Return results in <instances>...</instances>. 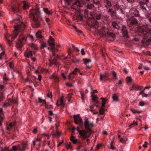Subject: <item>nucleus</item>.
Masks as SVG:
<instances>
[{"label":"nucleus","mask_w":151,"mask_h":151,"mask_svg":"<svg viewBox=\"0 0 151 151\" xmlns=\"http://www.w3.org/2000/svg\"><path fill=\"white\" fill-rule=\"evenodd\" d=\"M113 75L114 79H117V74L115 72L113 71Z\"/></svg>","instance_id":"603ef678"},{"label":"nucleus","mask_w":151,"mask_h":151,"mask_svg":"<svg viewBox=\"0 0 151 151\" xmlns=\"http://www.w3.org/2000/svg\"><path fill=\"white\" fill-rule=\"evenodd\" d=\"M26 40V38L23 36L22 34L19 35V38L18 39V42L16 43V46L17 48L19 50H22V47L23 44L24 43V41Z\"/></svg>","instance_id":"423d86ee"},{"label":"nucleus","mask_w":151,"mask_h":151,"mask_svg":"<svg viewBox=\"0 0 151 151\" xmlns=\"http://www.w3.org/2000/svg\"><path fill=\"white\" fill-rule=\"evenodd\" d=\"M41 141V139L37 138L36 139L33 141V144L32 145L34 147L35 145H37L38 146H40V145L39 143V142Z\"/></svg>","instance_id":"4468645a"},{"label":"nucleus","mask_w":151,"mask_h":151,"mask_svg":"<svg viewBox=\"0 0 151 151\" xmlns=\"http://www.w3.org/2000/svg\"><path fill=\"white\" fill-rule=\"evenodd\" d=\"M24 56L27 58H31L32 56V51H30L25 53L24 54Z\"/></svg>","instance_id":"f3484780"},{"label":"nucleus","mask_w":151,"mask_h":151,"mask_svg":"<svg viewBox=\"0 0 151 151\" xmlns=\"http://www.w3.org/2000/svg\"><path fill=\"white\" fill-rule=\"evenodd\" d=\"M84 124L85 128L87 130V131H86L87 132V134L88 133H89V135L90 136L93 132L91 128L93 127V123L92 122L89 121L87 118H86L84 122Z\"/></svg>","instance_id":"20e7f679"},{"label":"nucleus","mask_w":151,"mask_h":151,"mask_svg":"<svg viewBox=\"0 0 151 151\" xmlns=\"http://www.w3.org/2000/svg\"><path fill=\"white\" fill-rule=\"evenodd\" d=\"M56 133H53L52 134V136L53 137H58L59 136H60V132H58L57 130V127H56Z\"/></svg>","instance_id":"5701e85b"},{"label":"nucleus","mask_w":151,"mask_h":151,"mask_svg":"<svg viewBox=\"0 0 151 151\" xmlns=\"http://www.w3.org/2000/svg\"><path fill=\"white\" fill-rule=\"evenodd\" d=\"M81 0H77L73 4L72 6V8L74 9H76L75 6H76L78 7H81Z\"/></svg>","instance_id":"9d476101"},{"label":"nucleus","mask_w":151,"mask_h":151,"mask_svg":"<svg viewBox=\"0 0 151 151\" xmlns=\"http://www.w3.org/2000/svg\"><path fill=\"white\" fill-rule=\"evenodd\" d=\"M94 101V105L96 106H98L100 104L99 102L97 100L93 101Z\"/></svg>","instance_id":"f704fd0d"},{"label":"nucleus","mask_w":151,"mask_h":151,"mask_svg":"<svg viewBox=\"0 0 151 151\" xmlns=\"http://www.w3.org/2000/svg\"><path fill=\"white\" fill-rule=\"evenodd\" d=\"M46 47V43L44 42H42L41 44V48H42Z\"/></svg>","instance_id":"de8ad7c7"},{"label":"nucleus","mask_w":151,"mask_h":151,"mask_svg":"<svg viewBox=\"0 0 151 151\" xmlns=\"http://www.w3.org/2000/svg\"><path fill=\"white\" fill-rule=\"evenodd\" d=\"M15 122L11 123L9 124V125L10 127L12 128L15 125Z\"/></svg>","instance_id":"e2e57ef3"},{"label":"nucleus","mask_w":151,"mask_h":151,"mask_svg":"<svg viewBox=\"0 0 151 151\" xmlns=\"http://www.w3.org/2000/svg\"><path fill=\"white\" fill-rule=\"evenodd\" d=\"M101 99H102L103 100L102 102V106L104 107L106 104V100L105 99L101 98Z\"/></svg>","instance_id":"a19ab883"},{"label":"nucleus","mask_w":151,"mask_h":151,"mask_svg":"<svg viewBox=\"0 0 151 151\" xmlns=\"http://www.w3.org/2000/svg\"><path fill=\"white\" fill-rule=\"evenodd\" d=\"M100 24V23H99L97 21H95L93 22L92 26L93 27L97 29L99 27Z\"/></svg>","instance_id":"2eb2a0df"},{"label":"nucleus","mask_w":151,"mask_h":151,"mask_svg":"<svg viewBox=\"0 0 151 151\" xmlns=\"http://www.w3.org/2000/svg\"><path fill=\"white\" fill-rule=\"evenodd\" d=\"M107 74L106 73L104 74H100V80L101 81H102L104 79L106 78Z\"/></svg>","instance_id":"412c9836"},{"label":"nucleus","mask_w":151,"mask_h":151,"mask_svg":"<svg viewBox=\"0 0 151 151\" xmlns=\"http://www.w3.org/2000/svg\"><path fill=\"white\" fill-rule=\"evenodd\" d=\"M41 31L39 30L37 32L36 34V37L37 38H42V37L41 35Z\"/></svg>","instance_id":"b1692460"},{"label":"nucleus","mask_w":151,"mask_h":151,"mask_svg":"<svg viewBox=\"0 0 151 151\" xmlns=\"http://www.w3.org/2000/svg\"><path fill=\"white\" fill-rule=\"evenodd\" d=\"M79 71V70H78V68H75V70L72 73L76 75L77 74V71Z\"/></svg>","instance_id":"864d4df0"},{"label":"nucleus","mask_w":151,"mask_h":151,"mask_svg":"<svg viewBox=\"0 0 151 151\" xmlns=\"http://www.w3.org/2000/svg\"><path fill=\"white\" fill-rule=\"evenodd\" d=\"M145 16L147 18L150 22H151V13L145 14Z\"/></svg>","instance_id":"2f4dec72"},{"label":"nucleus","mask_w":151,"mask_h":151,"mask_svg":"<svg viewBox=\"0 0 151 151\" xmlns=\"http://www.w3.org/2000/svg\"><path fill=\"white\" fill-rule=\"evenodd\" d=\"M73 117L75 119V123L77 124H79L80 126L83 125V122L82 118L79 116V114L76 115H74Z\"/></svg>","instance_id":"0eeeda50"},{"label":"nucleus","mask_w":151,"mask_h":151,"mask_svg":"<svg viewBox=\"0 0 151 151\" xmlns=\"http://www.w3.org/2000/svg\"><path fill=\"white\" fill-rule=\"evenodd\" d=\"M31 46L35 50H37L38 49V47L37 45L34 43H32L31 44Z\"/></svg>","instance_id":"58836bf2"},{"label":"nucleus","mask_w":151,"mask_h":151,"mask_svg":"<svg viewBox=\"0 0 151 151\" xmlns=\"http://www.w3.org/2000/svg\"><path fill=\"white\" fill-rule=\"evenodd\" d=\"M130 111L133 114L137 113L139 114L142 112L141 111H138L136 110L135 109L131 108L130 109Z\"/></svg>","instance_id":"a878e982"},{"label":"nucleus","mask_w":151,"mask_h":151,"mask_svg":"<svg viewBox=\"0 0 151 151\" xmlns=\"http://www.w3.org/2000/svg\"><path fill=\"white\" fill-rule=\"evenodd\" d=\"M23 8L24 9H25L27 8H29L28 4V3H26L24 4V5H23Z\"/></svg>","instance_id":"c03bdc74"},{"label":"nucleus","mask_w":151,"mask_h":151,"mask_svg":"<svg viewBox=\"0 0 151 151\" xmlns=\"http://www.w3.org/2000/svg\"><path fill=\"white\" fill-rule=\"evenodd\" d=\"M64 95L63 94H61V98L60 99V105L62 106H63L64 105V104L63 102V100L64 98Z\"/></svg>","instance_id":"4be33fe9"},{"label":"nucleus","mask_w":151,"mask_h":151,"mask_svg":"<svg viewBox=\"0 0 151 151\" xmlns=\"http://www.w3.org/2000/svg\"><path fill=\"white\" fill-rule=\"evenodd\" d=\"M5 38L6 40L8 42L9 45L10 44L11 41L10 40L9 38L7 36L5 37Z\"/></svg>","instance_id":"3c124183"},{"label":"nucleus","mask_w":151,"mask_h":151,"mask_svg":"<svg viewBox=\"0 0 151 151\" xmlns=\"http://www.w3.org/2000/svg\"><path fill=\"white\" fill-rule=\"evenodd\" d=\"M15 31L12 36V40L16 37L19 32L23 31L25 28V25L23 22L21 23L20 25H18L14 26Z\"/></svg>","instance_id":"7ed1b4c3"},{"label":"nucleus","mask_w":151,"mask_h":151,"mask_svg":"<svg viewBox=\"0 0 151 151\" xmlns=\"http://www.w3.org/2000/svg\"><path fill=\"white\" fill-rule=\"evenodd\" d=\"M142 97H147L148 96V94L145 93H143L142 94Z\"/></svg>","instance_id":"052dcab7"},{"label":"nucleus","mask_w":151,"mask_h":151,"mask_svg":"<svg viewBox=\"0 0 151 151\" xmlns=\"http://www.w3.org/2000/svg\"><path fill=\"white\" fill-rule=\"evenodd\" d=\"M104 3L106 4V7H110L112 6L111 2L109 0H105Z\"/></svg>","instance_id":"6ab92c4d"},{"label":"nucleus","mask_w":151,"mask_h":151,"mask_svg":"<svg viewBox=\"0 0 151 151\" xmlns=\"http://www.w3.org/2000/svg\"><path fill=\"white\" fill-rule=\"evenodd\" d=\"M10 105V104L8 103H6L3 105V107L5 108H6L7 106Z\"/></svg>","instance_id":"680f3d73"},{"label":"nucleus","mask_w":151,"mask_h":151,"mask_svg":"<svg viewBox=\"0 0 151 151\" xmlns=\"http://www.w3.org/2000/svg\"><path fill=\"white\" fill-rule=\"evenodd\" d=\"M121 30L123 36L126 37H128L127 32L126 26L124 25L123 26Z\"/></svg>","instance_id":"9b49d317"},{"label":"nucleus","mask_w":151,"mask_h":151,"mask_svg":"<svg viewBox=\"0 0 151 151\" xmlns=\"http://www.w3.org/2000/svg\"><path fill=\"white\" fill-rule=\"evenodd\" d=\"M93 101L97 100V96L96 95H92L91 96Z\"/></svg>","instance_id":"ea45409f"},{"label":"nucleus","mask_w":151,"mask_h":151,"mask_svg":"<svg viewBox=\"0 0 151 151\" xmlns=\"http://www.w3.org/2000/svg\"><path fill=\"white\" fill-rule=\"evenodd\" d=\"M38 101L39 102L42 103V104H46V102L45 100L42 99L40 98H38Z\"/></svg>","instance_id":"c9c22d12"},{"label":"nucleus","mask_w":151,"mask_h":151,"mask_svg":"<svg viewBox=\"0 0 151 151\" xmlns=\"http://www.w3.org/2000/svg\"><path fill=\"white\" fill-rule=\"evenodd\" d=\"M94 3L97 5L99 4L100 3V1L99 0H93Z\"/></svg>","instance_id":"13d9d810"},{"label":"nucleus","mask_w":151,"mask_h":151,"mask_svg":"<svg viewBox=\"0 0 151 151\" xmlns=\"http://www.w3.org/2000/svg\"><path fill=\"white\" fill-rule=\"evenodd\" d=\"M107 34L110 37L114 39L115 37V35L114 34L112 33H107Z\"/></svg>","instance_id":"c756f323"},{"label":"nucleus","mask_w":151,"mask_h":151,"mask_svg":"<svg viewBox=\"0 0 151 151\" xmlns=\"http://www.w3.org/2000/svg\"><path fill=\"white\" fill-rule=\"evenodd\" d=\"M104 107L101 106L99 111L100 114H103L104 113Z\"/></svg>","instance_id":"e433bc0d"},{"label":"nucleus","mask_w":151,"mask_h":151,"mask_svg":"<svg viewBox=\"0 0 151 151\" xmlns=\"http://www.w3.org/2000/svg\"><path fill=\"white\" fill-rule=\"evenodd\" d=\"M54 39L52 38L51 37H50L49 40L48 41V42L49 45L53 47V48H55L56 50H58L57 49L55 48V44L54 43Z\"/></svg>","instance_id":"f8f14e48"},{"label":"nucleus","mask_w":151,"mask_h":151,"mask_svg":"<svg viewBox=\"0 0 151 151\" xmlns=\"http://www.w3.org/2000/svg\"><path fill=\"white\" fill-rule=\"evenodd\" d=\"M50 79H53L55 81H57L58 80V77L57 75L53 74L50 76Z\"/></svg>","instance_id":"aec40b11"},{"label":"nucleus","mask_w":151,"mask_h":151,"mask_svg":"<svg viewBox=\"0 0 151 151\" xmlns=\"http://www.w3.org/2000/svg\"><path fill=\"white\" fill-rule=\"evenodd\" d=\"M123 82V81L122 80H119L117 83V84L119 86H122Z\"/></svg>","instance_id":"49530a36"},{"label":"nucleus","mask_w":151,"mask_h":151,"mask_svg":"<svg viewBox=\"0 0 151 151\" xmlns=\"http://www.w3.org/2000/svg\"><path fill=\"white\" fill-rule=\"evenodd\" d=\"M137 31L141 34V36L143 37L142 42L143 43L149 44L151 42V39H147V38L150 35L151 36V29L148 28L147 24L140 26L137 27Z\"/></svg>","instance_id":"f257e3e1"},{"label":"nucleus","mask_w":151,"mask_h":151,"mask_svg":"<svg viewBox=\"0 0 151 151\" xmlns=\"http://www.w3.org/2000/svg\"><path fill=\"white\" fill-rule=\"evenodd\" d=\"M45 108L47 109H50L52 108V105H49L46 104H45Z\"/></svg>","instance_id":"4c0bfd02"},{"label":"nucleus","mask_w":151,"mask_h":151,"mask_svg":"<svg viewBox=\"0 0 151 151\" xmlns=\"http://www.w3.org/2000/svg\"><path fill=\"white\" fill-rule=\"evenodd\" d=\"M114 8L116 9L119 10L122 12H123L124 10V9L122 8L121 6L118 4L117 3L115 5Z\"/></svg>","instance_id":"dca6fc26"},{"label":"nucleus","mask_w":151,"mask_h":151,"mask_svg":"<svg viewBox=\"0 0 151 151\" xmlns=\"http://www.w3.org/2000/svg\"><path fill=\"white\" fill-rule=\"evenodd\" d=\"M14 64V62H11L9 63V67L11 68H13L12 65Z\"/></svg>","instance_id":"69168bd1"},{"label":"nucleus","mask_w":151,"mask_h":151,"mask_svg":"<svg viewBox=\"0 0 151 151\" xmlns=\"http://www.w3.org/2000/svg\"><path fill=\"white\" fill-rule=\"evenodd\" d=\"M113 27L115 28L119 29V27L117 24L116 22H113L112 24Z\"/></svg>","instance_id":"c85d7f7f"},{"label":"nucleus","mask_w":151,"mask_h":151,"mask_svg":"<svg viewBox=\"0 0 151 151\" xmlns=\"http://www.w3.org/2000/svg\"><path fill=\"white\" fill-rule=\"evenodd\" d=\"M66 147L67 149H71L72 148V145H71V143L70 142L69 144L67 145Z\"/></svg>","instance_id":"79ce46f5"},{"label":"nucleus","mask_w":151,"mask_h":151,"mask_svg":"<svg viewBox=\"0 0 151 151\" xmlns=\"http://www.w3.org/2000/svg\"><path fill=\"white\" fill-rule=\"evenodd\" d=\"M112 99L114 101H119V99L117 96L116 94H114L112 96Z\"/></svg>","instance_id":"393cba45"},{"label":"nucleus","mask_w":151,"mask_h":151,"mask_svg":"<svg viewBox=\"0 0 151 151\" xmlns=\"http://www.w3.org/2000/svg\"><path fill=\"white\" fill-rule=\"evenodd\" d=\"M147 144H148V142H147L146 141H145L144 144L143 145V147H147Z\"/></svg>","instance_id":"338daca9"},{"label":"nucleus","mask_w":151,"mask_h":151,"mask_svg":"<svg viewBox=\"0 0 151 151\" xmlns=\"http://www.w3.org/2000/svg\"><path fill=\"white\" fill-rule=\"evenodd\" d=\"M145 105L143 101L140 102L139 104V105L141 106H143Z\"/></svg>","instance_id":"0e129e2a"},{"label":"nucleus","mask_w":151,"mask_h":151,"mask_svg":"<svg viewBox=\"0 0 151 151\" xmlns=\"http://www.w3.org/2000/svg\"><path fill=\"white\" fill-rule=\"evenodd\" d=\"M137 125V122L135 121H133V123L131 124L130 125L129 127L134 126L135 125Z\"/></svg>","instance_id":"37998d69"},{"label":"nucleus","mask_w":151,"mask_h":151,"mask_svg":"<svg viewBox=\"0 0 151 151\" xmlns=\"http://www.w3.org/2000/svg\"><path fill=\"white\" fill-rule=\"evenodd\" d=\"M77 130L79 132L80 135L82 136V138L84 139L90 136V135H88L87 134V132L84 130L81 131L78 129Z\"/></svg>","instance_id":"6e6552de"},{"label":"nucleus","mask_w":151,"mask_h":151,"mask_svg":"<svg viewBox=\"0 0 151 151\" xmlns=\"http://www.w3.org/2000/svg\"><path fill=\"white\" fill-rule=\"evenodd\" d=\"M137 89V88L134 85H132V88L130 89V90L132 91L134 90H136Z\"/></svg>","instance_id":"6e6d98bb"},{"label":"nucleus","mask_w":151,"mask_h":151,"mask_svg":"<svg viewBox=\"0 0 151 151\" xmlns=\"http://www.w3.org/2000/svg\"><path fill=\"white\" fill-rule=\"evenodd\" d=\"M120 142L122 143H125L127 140V138H122L120 139Z\"/></svg>","instance_id":"cd10ccee"},{"label":"nucleus","mask_w":151,"mask_h":151,"mask_svg":"<svg viewBox=\"0 0 151 151\" xmlns=\"http://www.w3.org/2000/svg\"><path fill=\"white\" fill-rule=\"evenodd\" d=\"M1 151H4L5 150L8 149V147L7 146H5L4 147H1Z\"/></svg>","instance_id":"4d7b16f0"},{"label":"nucleus","mask_w":151,"mask_h":151,"mask_svg":"<svg viewBox=\"0 0 151 151\" xmlns=\"http://www.w3.org/2000/svg\"><path fill=\"white\" fill-rule=\"evenodd\" d=\"M126 80L127 83H130L131 82L132 79L131 77H128L126 78Z\"/></svg>","instance_id":"a18cd8bd"},{"label":"nucleus","mask_w":151,"mask_h":151,"mask_svg":"<svg viewBox=\"0 0 151 151\" xmlns=\"http://www.w3.org/2000/svg\"><path fill=\"white\" fill-rule=\"evenodd\" d=\"M70 140L73 143H76L77 141V139L75 138L74 137L72 136L70 137Z\"/></svg>","instance_id":"473e14b6"},{"label":"nucleus","mask_w":151,"mask_h":151,"mask_svg":"<svg viewBox=\"0 0 151 151\" xmlns=\"http://www.w3.org/2000/svg\"><path fill=\"white\" fill-rule=\"evenodd\" d=\"M139 4L140 5V7L142 9L146 10L145 6H147V4L145 2L140 1Z\"/></svg>","instance_id":"a211bd4d"},{"label":"nucleus","mask_w":151,"mask_h":151,"mask_svg":"<svg viewBox=\"0 0 151 151\" xmlns=\"http://www.w3.org/2000/svg\"><path fill=\"white\" fill-rule=\"evenodd\" d=\"M129 12L131 14L134 15L136 17H137L139 16L138 11L135 8L131 9L129 11Z\"/></svg>","instance_id":"1a4fd4ad"},{"label":"nucleus","mask_w":151,"mask_h":151,"mask_svg":"<svg viewBox=\"0 0 151 151\" xmlns=\"http://www.w3.org/2000/svg\"><path fill=\"white\" fill-rule=\"evenodd\" d=\"M87 6L88 8L91 9L94 6V5L92 4H88Z\"/></svg>","instance_id":"09e8293b"},{"label":"nucleus","mask_w":151,"mask_h":151,"mask_svg":"<svg viewBox=\"0 0 151 151\" xmlns=\"http://www.w3.org/2000/svg\"><path fill=\"white\" fill-rule=\"evenodd\" d=\"M108 12L110 13V14L111 16L114 15L115 14V12L111 9H109Z\"/></svg>","instance_id":"7c9ffc66"},{"label":"nucleus","mask_w":151,"mask_h":151,"mask_svg":"<svg viewBox=\"0 0 151 151\" xmlns=\"http://www.w3.org/2000/svg\"><path fill=\"white\" fill-rule=\"evenodd\" d=\"M143 68H144V69L145 70H149L150 69H151L149 67H147V66H144L143 67Z\"/></svg>","instance_id":"bf43d9fd"},{"label":"nucleus","mask_w":151,"mask_h":151,"mask_svg":"<svg viewBox=\"0 0 151 151\" xmlns=\"http://www.w3.org/2000/svg\"><path fill=\"white\" fill-rule=\"evenodd\" d=\"M43 10L44 12L47 14L50 15L52 14V13L48 10L47 8H44Z\"/></svg>","instance_id":"bb28decb"},{"label":"nucleus","mask_w":151,"mask_h":151,"mask_svg":"<svg viewBox=\"0 0 151 151\" xmlns=\"http://www.w3.org/2000/svg\"><path fill=\"white\" fill-rule=\"evenodd\" d=\"M33 11L35 12V14L31 13L30 14V17L33 21L32 24V26L34 28H38L40 26V22L37 20V18L40 16V12L38 8L34 10Z\"/></svg>","instance_id":"f03ea898"},{"label":"nucleus","mask_w":151,"mask_h":151,"mask_svg":"<svg viewBox=\"0 0 151 151\" xmlns=\"http://www.w3.org/2000/svg\"><path fill=\"white\" fill-rule=\"evenodd\" d=\"M83 61L84 62V63L85 64H86L90 62L91 61V60L90 59H83Z\"/></svg>","instance_id":"72a5a7b5"},{"label":"nucleus","mask_w":151,"mask_h":151,"mask_svg":"<svg viewBox=\"0 0 151 151\" xmlns=\"http://www.w3.org/2000/svg\"><path fill=\"white\" fill-rule=\"evenodd\" d=\"M128 22L131 24H136L137 23V19L132 17L129 19L128 20Z\"/></svg>","instance_id":"ddd939ff"},{"label":"nucleus","mask_w":151,"mask_h":151,"mask_svg":"<svg viewBox=\"0 0 151 151\" xmlns=\"http://www.w3.org/2000/svg\"><path fill=\"white\" fill-rule=\"evenodd\" d=\"M81 54L83 55H84L85 54V51L83 48L81 50Z\"/></svg>","instance_id":"774afa93"},{"label":"nucleus","mask_w":151,"mask_h":151,"mask_svg":"<svg viewBox=\"0 0 151 151\" xmlns=\"http://www.w3.org/2000/svg\"><path fill=\"white\" fill-rule=\"evenodd\" d=\"M101 17V14H97L96 17V19L97 20H99Z\"/></svg>","instance_id":"8fccbe9b"},{"label":"nucleus","mask_w":151,"mask_h":151,"mask_svg":"<svg viewBox=\"0 0 151 151\" xmlns=\"http://www.w3.org/2000/svg\"><path fill=\"white\" fill-rule=\"evenodd\" d=\"M28 146L27 144L25 143L21 144L20 145L13 146L10 151H17L18 150L20 151H24L28 149Z\"/></svg>","instance_id":"39448f33"},{"label":"nucleus","mask_w":151,"mask_h":151,"mask_svg":"<svg viewBox=\"0 0 151 151\" xmlns=\"http://www.w3.org/2000/svg\"><path fill=\"white\" fill-rule=\"evenodd\" d=\"M12 9L13 11L14 12H17V11L18 12H19V10L17 8L13 7Z\"/></svg>","instance_id":"5fc2aeb1"}]
</instances>
